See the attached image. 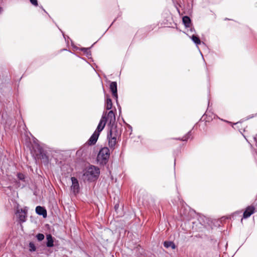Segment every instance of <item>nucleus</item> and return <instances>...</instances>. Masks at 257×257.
I'll return each mask as SVG.
<instances>
[{
	"label": "nucleus",
	"instance_id": "16",
	"mask_svg": "<svg viewBox=\"0 0 257 257\" xmlns=\"http://www.w3.org/2000/svg\"><path fill=\"white\" fill-rule=\"evenodd\" d=\"M190 132H188V134L186 135H185V136H184L183 138H178V139H176L178 140H180L182 141H186L189 139V138L190 136Z\"/></svg>",
	"mask_w": 257,
	"mask_h": 257
},
{
	"label": "nucleus",
	"instance_id": "14",
	"mask_svg": "<svg viewBox=\"0 0 257 257\" xmlns=\"http://www.w3.org/2000/svg\"><path fill=\"white\" fill-rule=\"evenodd\" d=\"M112 103L110 98H107L106 100L105 107L107 110H109L112 108Z\"/></svg>",
	"mask_w": 257,
	"mask_h": 257
},
{
	"label": "nucleus",
	"instance_id": "2",
	"mask_svg": "<svg viewBox=\"0 0 257 257\" xmlns=\"http://www.w3.org/2000/svg\"><path fill=\"white\" fill-rule=\"evenodd\" d=\"M99 172V168L94 166H91L88 168L84 174V176L88 180L92 181L95 179L98 176Z\"/></svg>",
	"mask_w": 257,
	"mask_h": 257
},
{
	"label": "nucleus",
	"instance_id": "15",
	"mask_svg": "<svg viewBox=\"0 0 257 257\" xmlns=\"http://www.w3.org/2000/svg\"><path fill=\"white\" fill-rule=\"evenodd\" d=\"M192 40L195 44L197 45L200 44L201 43V41L199 38L195 35H193L192 36Z\"/></svg>",
	"mask_w": 257,
	"mask_h": 257
},
{
	"label": "nucleus",
	"instance_id": "8",
	"mask_svg": "<svg viewBox=\"0 0 257 257\" xmlns=\"http://www.w3.org/2000/svg\"><path fill=\"white\" fill-rule=\"evenodd\" d=\"M99 136V134H98L97 132H94L90 139L88 140L87 143L89 145H94L96 143Z\"/></svg>",
	"mask_w": 257,
	"mask_h": 257
},
{
	"label": "nucleus",
	"instance_id": "11",
	"mask_svg": "<svg viewBox=\"0 0 257 257\" xmlns=\"http://www.w3.org/2000/svg\"><path fill=\"white\" fill-rule=\"evenodd\" d=\"M36 212L38 214L43 215L44 218L47 216L46 210L43 207L40 206H37L36 208Z\"/></svg>",
	"mask_w": 257,
	"mask_h": 257
},
{
	"label": "nucleus",
	"instance_id": "1",
	"mask_svg": "<svg viewBox=\"0 0 257 257\" xmlns=\"http://www.w3.org/2000/svg\"><path fill=\"white\" fill-rule=\"evenodd\" d=\"M120 135V132L118 131L116 125H112L110 126L107 135L108 145L110 148L114 149Z\"/></svg>",
	"mask_w": 257,
	"mask_h": 257
},
{
	"label": "nucleus",
	"instance_id": "20",
	"mask_svg": "<svg viewBox=\"0 0 257 257\" xmlns=\"http://www.w3.org/2000/svg\"><path fill=\"white\" fill-rule=\"evenodd\" d=\"M30 1L31 3L33 5H34L35 6H38V4L37 0H30Z\"/></svg>",
	"mask_w": 257,
	"mask_h": 257
},
{
	"label": "nucleus",
	"instance_id": "3",
	"mask_svg": "<svg viewBox=\"0 0 257 257\" xmlns=\"http://www.w3.org/2000/svg\"><path fill=\"white\" fill-rule=\"evenodd\" d=\"M109 157V150L108 148L104 147L101 149L97 156V159L102 164H105Z\"/></svg>",
	"mask_w": 257,
	"mask_h": 257
},
{
	"label": "nucleus",
	"instance_id": "21",
	"mask_svg": "<svg viewBox=\"0 0 257 257\" xmlns=\"http://www.w3.org/2000/svg\"><path fill=\"white\" fill-rule=\"evenodd\" d=\"M172 248L174 249L175 248V245L174 243L171 245V246Z\"/></svg>",
	"mask_w": 257,
	"mask_h": 257
},
{
	"label": "nucleus",
	"instance_id": "23",
	"mask_svg": "<svg viewBox=\"0 0 257 257\" xmlns=\"http://www.w3.org/2000/svg\"><path fill=\"white\" fill-rule=\"evenodd\" d=\"M3 9L0 7V13L2 12Z\"/></svg>",
	"mask_w": 257,
	"mask_h": 257
},
{
	"label": "nucleus",
	"instance_id": "9",
	"mask_svg": "<svg viewBox=\"0 0 257 257\" xmlns=\"http://www.w3.org/2000/svg\"><path fill=\"white\" fill-rule=\"evenodd\" d=\"M255 208L252 206H248L245 210L244 211L243 217L244 218H247L249 217L251 214L254 212Z\"/></svg>",
	"mask_w": 257,
	"mask_h": 257
},
{
	"label": "nucleus",
	"instance_id": "12",
	"mask_svg": "<svg viewBox=\"0 0 257 257\" xmlns=\"http://www.w3.org/2000/svg\"><path fill=\"white\" fill-rule=\"evenodd\" d=\"M183 22L186 27H189L191 24V20L188 16H184L182 19Z\"/></svg>",
	"mask_w": 257,
	"mask_h": 257
},
{
	"label": "nucleus",
	"instance_id": "4",
	"mask_svg": "<svg viewBox=\"0 0 257 257\" xmlns=\"http://www.w3.org/2000/svg\"><path fill=\"white\" fill-rule=\"evenodd\" d=\"M27 212L28 210L27 207H25L24 208H17L16 215L20 223L24 222L26 221Z\"/></svg>",
	"mask_w": 257,
	"mask_h": 257
},
{
	"label": "nucleus",
	"instance_id": "22",
	"mask_svg": "<svg viewBox=\"0 0 257 257\" xmlns=\"http://www.w3.org/2000/svg\"><path fill=\"white\" fill-rule=\"evenodd\" d=\"M22 176H23V175H21V174H19V178H20V179H21V180L23 179V177H22Z\"/></svg>",
	"mask_w": 257,
	"mask_h": 257
},
{
	"label": "nucleus",
	"instance_id": "5",
	"mask_svg": "<svg viewBox=\"0 0 257 257\" xmlns=\"http://www.w3.org/2000/svg\"><path fill=\"white\" fill-rule=\"evenodd\" d=\"M72 185L71 186V190L73 191L74 194L78 193L79 190V185L77 179L75 177H71Z\"/></svg>",
	"mask_w": 257,
	"mask_h": 257
},
{
	"label": "nucleus",
	"instance_id": "6",
	"mask_svg": "<svg viewBox=\"0 0 257 257\" xmlns=\"http://www.w3.org/2000/svg\"><path fill=\"white\" fill-rule=\"evenodd\" d=\"M106 114L105 115H103L99 122V124L97 127L96 130L95 132H97L98 134H100V133L103 130L104 128L106 122Z\"/></svg>",
	"mask_w": 257,
	"mask_h": 257
},
{
	"label": "nucleus",
	"instance_id": "7",
	"mask_svg": "<svg viewBox=\"0 0 257 257\" xmlns=\"http://www.w3.org/2000/svg\"><path fill=\"white\" fill-rule=\"evenodd\" d=\"M106 121H109V124L111 125H114V122L115 121V116L114 113L112 110L109 111L107 114V117L106 116Z\"/></svg>",
	"mask_w": 257,
	"mask_h": 257
},
{
	"label": "nucleus",
	"instance_id": "10",
	"mask_svg": "<svg viewBox=\"0 0 257 257\" xmlns=\"http://www.w3.org/2000/svg\"><path fill=\"white\" fill-rule=\"evenodd\" d=\"M110 89L112 92V96L116 99L117 98V83L116 82H112L110 84Z\"/></svg>",
	"mask_w": 257,
	"mask_h": 257
},
{
	"label": "nucleus",
	"instance_id": "19",
	"mask_svg": "<svg viewBox=\"0 0 257 257\" xmlns=\"http://www.w3.org/2000/svg\"><path fill=\"white\" fill-rule=\"evenodd\" d=\"M173 242L171 241H165L164 242V245L167 248L170 247L171 245L173 244Z\"/></svg>",
	"mask_w": 257,
	"mask_h": 257
},
{
	"label": "nucleus",
	"instance_id": "13",
	"mask_svg": "<svg viewBox=\"0 0 257 257\" xmlns=\"http://www.w3.org/2000/svg\"><path fill=\"white\" fill-rule=\"evenodd\" d=\"M47 246L48 247H52L54 245L53 239L52 236L50 234L47 235Z\"/></svg>",
	"mask_w": 257,
	"mask_h": 257
},
{
	"label": "nucleus",
	"instance_id": "18",
	"mask_svg": "<svg viewBox=\"0 0 257 257\" xmlns=\"http://www.w3.org/2000/svg\"><path fill=\"white\" fill-rule=\"evenodd\" d=\"M36 237L39 241H42L44 238V235L42 233H39L36 235Z\"/></svg>",
	"mask_w": 257,
	"mask_h": 257
},
{
	"label": "nucleus",
	"instance_id": "17",
	"mask_svg": "<svg viewBox=\"0 0 257 257\" xmlns=\"http://www.w3.org/2000/svg\"><path fill=\"white\" fill-rule=\"evenodd\" d=\"M29 247L30 251H35L36 249L35 244L33 242H30L29 243Z\"/></svg>",
	"mask_w": 257,
	"mask_h": 257
}]
</instances>
